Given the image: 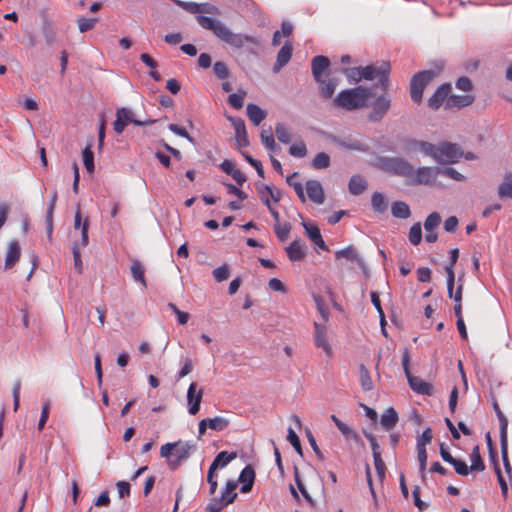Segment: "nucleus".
<instances>
[{
	"label": "nucleus",
	"instance_id": "1",
	"mask_svg": "<svg viewBox=\"0 0 512 512\" xmlns=\"http://www.w3.org/2000/svg\"><path fill=\"white\" fill-rule=\"evenodd\" d=\"M197 22L206 30H210L221 41L234 48H242L246 42H252V38L247 35L233 33L226 25L214 18L198 15Z\"/></svg>",
	"mask_w": 512,
	"mask_h": 512
},
{
	"label": "nucleus",
	"instance_id": "2",
	"mask_svg": "<svg viewBox=\"0 0 512 512\" xmlns=\"http://www.w3.org/2000/svg\"><path fill=\"white\" fill-rule=\"evenodd\" d=\"M372 95L371 88L360 85L355 88L342 90L333 102L338 108L353 111L366 107Z\"/></svg>",
	"mask_w": 512,
	"mask_h": 512
},
{
	"label": "nucleus",
	"instance_id": "3",
	"mask_svg": "<svg viewBox=\"0 0 512 512\" xmlns=\"http://www.w3.org/2000/svg\"><path fill=\"white\" fill-rule=\"evenodd\" d=\"M374 166L396 176L409 178L414 175L413 165L402 157L378 156L375 158Z\"/></svg>",
	"mask_w": 512,
	"mask_h": 512
},
{
	"label": "nucleus",
	"instance_id": "4",
	"mask_svg": "<svg viewBox=\"0 0 512 512\" xmlns=\"http://www.w3.org/2000/svg\"><path fill=\"white\" fill-rule=\"evenodd\" d=\"M390 71V62L381 61L379 65L371 64L362 67V79L374 80L375 78H379L377 86L381 88L382 92L386 93L390 87Z\"/></svg>",
	"mask_w": 512,
	"mask_h": 512
},
{
	"label": "nucleus",
	"instance_id": "5",
	"mask_svg": "<svg viewBox=\"0 0 512 512\" xmlns=\"http://www.w3.org/2000/svg\"><path fill=\"white\" fill-rule=\"evenodd\" d=\"M410 353L407 348L402 354V367L407 378L409 387L417 394L431 396L434 392L432 384L422 380L420 377L414 376L409 367Z\"/></svg>",
	"mask_w": 512,
	"mask_h": 512
},
{
	"label": "nucleus",
	"instance_id": "6",
	"mask_svg": "<svg viewBox=\"0 0 512 512\" xmlns=\"http://www.w3.org/2000/svg\"><path fill=\"white\" fill-rule=\"evenodd\" d=\"M461 157H463V151L455 143L442 142L434 145L432 158L440 164L457 163Z\"/></svg>",
	"mask_w": 512,
	"mask_h": 512
},
{
	"label": "nucleus",
	"instance_id": "7",
	"mask_svg": "<svg viewBox=\"0 0 512 512\" xmlns=\"http://www.w3.org/2000/svg\"><path fill=\"white\" fill-rule=\"evenodd\" d=\"M437 76L434 70H423L416 73L410 81L411 99L419 104L422 101L423 92L426 86Z\"/></svg>",
	"mask_w": 512,
	"mask_h": 512
},
{
	"label": "nucleus",
	"instance_id": "8",
	"mask_svg": "<svg viewBox=\"0 0 512 512\" xmlns=\"http://www.w3.org/2000/svg\"><path fill=\"white\" fill-rule=\"evenodd\" d=\"M391 106V98L387 92H383L382 95L378 96L371 105V111L367 118L370 122H380L387 114Z\"/></svg>",
	"mask_w": 512,
	"mask_h": 512
},
{
	"label": "nucleus",
	"instance_id": "9",
	"mask_svg": "<svg viewBox=\"0 0 512 512\" xmlns=\"http://www.w3.org/2000/svg\"><path fill=\"white\" fill-rule=\"evenodd\" d=\"M439 175V167H419L414 169L413 185H433Z\"/></svg>",
	"mask_w": 512,
	"mask_h": 512
},
{
	"label": "nucleus",
	"instance_id": "10",
	"mask_svg": "<svg viewBox=\"0 0 512 512\" xmlns=\"http://www.w3.org/2000/svg\"><path fill=\"white\" fill-rule=\"evenodd\" d=\"M195 449V444L190 442L182 443L180 441V445L174 449V459H169V468L173 471L178 469L182 462L190 457L191 451Z\"/></svg>",
	"mask_w": 512,
	"mask_h": 512
},
{
	"label": "nucleus",
	"instance_id": "11",
	"mask_svg": "<svg viewBox=\"0 0 512 512\" xmlns=\"http://www.w3.org/2000/svg\"><path fill=\"white\" fill-rule=\"evenodd\" d=\"M197 385L195 382H192L187 391V402H188V412L191 415H196L199 412L200 404L202 401V397L204 394L203 389H199L196 391Z\"/></svg>",
	"mask_w": 512,
	"mask_h": 512
},
{
	"label": "nucleus",
	"instance_id": "12",
	"mask_svg": "<svg viewBox=\"0 0 512 512\" xmlns=\"http://www.w3.org/2000/svg\"><path fill=\"white\" fill-rule=\"evenodd\" d=\"M451 91V85L444 83L437 88L434 94L428 99V106L433 110H438L444 101L449 98Z\"/></svg>",
	"mask_w": 512,
	"mask_h": 512
},
{
	"label": "nucleus",
	"instance_id": "13",
	"mask_svg": "<svg viewBox=\"0 0 512 512\" xmlns=\"http://www.w3.org/2000/svg\"><path fill=\"white\" fill-rule=\"evenodd\" d=\"M330 65V60L328 57L323 55L315 56L311 62L312 74L316 82L319 84H324V80L322 79L323 73L328 69Z\"/></svg>",
	"mask_w": 512,
	"mask_h": 512
},
{
	"label": "nucleus",
	"instance_id": "14",
	"mask_svg": "<svg viewBox=\"0 0 512 512\" xmlns=\"http://www.w3.org/2000/svg\"><path fill=\"white\" fill-rule=\"evenodd\" d=\"M306 192L311 201L316 204H323L325 201L324 190L318 180H308L306 182Z\"/></svg>",
	"mask_w": 512,
	"mask_h": 512
},
{
	"label": "nucleus",
	"instance_id": "15",
	"mask_svg": "<svg viewBox=\"0 0 512 512\" xmlns=\"http://www.w3.org/2000/svg\"><path fill=\"white\" fill-rule=\"evenodd\" d=\"M229 120L235 129L237 146L240 148L248 146L249 140L244 120L239 117H230Z\"/></svg>",
	"mask_w": 512,
	"mask_h": 512
},
{
	"label": "nucleus",
	"instance_id": "16",
	"mask_svg": "<svg viewBox=\"0 0 512 512\" xmlns=\"http://www.w3.org/2000/svg\"><path fill=\"white\" fill-rule=\"evenodd\" d=\"M459 257V249L454 248L450 251V262L445 267V271L447 274V293L448 297H452V289L454 288L455 284V274H454V265L456 264Z\"/></svg>",
	"mask_w": 512,
	"mask_h": 512
},
{
	"label": "nucleus",
	"instance_id": "17",
	"mask_svg": "<svg viewBox=\"0 0 512 512\" xmlns=\"http://www.w3.org/2000/svg\"><path fill=\"white\" fill-rule=\"evenodd\" d=\"M315 327V333H314V343L318 348H322L324 352L328 355H332V349L330 344L328 343L327 337H326V328L325 326L314 323Z\"/></svg>",
	"mask_w": 512,
	"mask_h": 512
},
{
	"label": "nucleus",
	"instance_id": "18",
	"mask_svg": "<svg viewBox=\"0 0 512 512\" xmlns=\"http://www.w3.org/2000/svg\"><path fill=\"white\" fill-rule=\"evenodd\" d=\"M328 139L345 150L367 151V146L355 139H340L337 136L329 135Z\"/></svg>",
	"mask_w": 512,
	"mask_h": 512
},
{
	"label": "nucleus",
	"instance_id": "19",
	"mask_svg": "<svg viewBox=\"0 0 512 512\" xmlns=\"http://www.w3.org/2000/svg\"><path fill=\"white\" fill-rule=\"evenodd\" d=\"M302 226L304 227L307 236L309 239L320 249L324 251H329L328 246L324 242L320 229L316 225L309 224L307 222H303Z\"/></svg>",
	"mask_w": 512,
	"mask_h": 512
},
{
	"label": "nucleus",
	"instance_id": "20",
	"mask_svg": "<svg viewBox=\"0 0 512 512\" xmlns=\"http://www.w3.org/2000/svg\"><path fill=\"white\" fill-rule=\"evenodd\" d=\"M20 255L21 248L19 242L16 240L11 241L6 252L4 269L9 270L13 268L14 265L18 262Z\"/></svg>",
	"mask_w": 512,
	"mask_h": 512
},
{
	"label": "nucleus",
	"instance_id": "21",
	"mask_svg": "<svg viewBox=\"0 0 512 512\" xmlns=\"http://www.w3.org/2000/svg\"><path fill=\"white\" fill-rule=\"evenodd\" d=\"M405 149L407 152L419 150L424 155L432 157L433 150H434V144L427 142V141L409 139L405 143Z\"/></svg>",
	"mask_w": 512,
	"mask_h": 512
},
{
	"label": "nucleus",
	"instance_id": "22",
	"mask_svg": "<svg viewBox=\"0 0 512 512\" xmlns=\"http://www.w3.org/2000/svg\"><path fill=\"white\" fill-rule=\"evenodd\" d=\"M116 115H119V117L122 118L126 124L132 123L136 126H148L156 122L154 119L138 120L135 118L134 112L125 107L117 109Z\"/></svg>",
	"mask_w": 512,
	"mask_h": 512
},
{
	"label": "nucleus",
	"instance_id": "23",
	"mask_svg": "<svg viewBox=\"0 0 512 512\" xmlns=\"http://www.w3.org/2000/svg\"><path fill=\"white\" fill-rule=\"evenodd\" d=\"M292 50L293 48L290 42H286L284 46L279 50L276 62L273 65L274 73H278L290 61Z\"/></svg>",
	"mask_w": 512,
	"mask_h": 512
},
{
	"label": "nucleus",
	"instance_id": "24",
	"mask_svg": "<svg viewBox=\"0 0 512 512\" xmlns=\"http://www.w3.org/2000/svg\"><path fill=\"white\" fill-rule=\"evenodd\" d=\"M239 482L242 483L240 491L248 493L252 490L255 481V471L251 465H247L240 473Z\"/></svg>",
	"mask_w": 512,
	"mask_h": 512
},
{
	"label": "nucleus",
	"instance_id": "25",
	"mask_svg": "<svg viewBox=\"0 0 512 512\" xmlns=\"http://www.w3.org/2000/svg\"><path fill=\"white\" fill-rule=\"evenodd\" d=\"M285 250L292 262L301 261L306 257V247L300 240H294Z\"/></svg>",
	"mask_w": 512,
	"mask_h": 512
},
{
	"label": "nucleus",
	"instance_id": "26",
	"mask_svg": "<svg viewBox=\"0 0 512 512\" xmlns=\"http://www.w3.org/2000/svg\"><path fill=\"white\" fill-rule=\"evenodd\" d=\"M336 259L346 258L349 261L356 262L357 265L364 269L365 268V262L363 258H361L358 255V252L354 246H348L345 249L338 250L335 252Z\"/></svg>",
	"mask_w": 512,
	"mask_h": 512
},
{
	"label": "nucleus",
	"instance_id": "27",
	"mask_svg": "<svg viewBox=\"0 0 512 512\" xmlns=\"http://www.w3.org/2000/svg\"><path fill=\"white\" fill-rule=\"evenodd\" d=\"M475 100L472 95H451L446 101V108H462L471 105Z\"/></svg>",
	"mask_w": 512,
	"mask_h": 512
},
{
	"label": "nucleus",
	"instance_id": "28",
	"mask_svg": "<svg viewBox=\"0 0 512 512\" xmlns=\"http://www.w3.org/2000/svg\"><path fill=\"white\" fill-rule=\"evenodd\" d=\"M367 186V181L359 174L353 175L348 183V189L352 195L362 194L367 189Z\"/></svg>",
	"mask_w": 512,
	"mask_h": 512
},
{
	"label": "nucleus",
	"instance_id": "29",
	"mask_svg": "<svg viewBox=\"0 0 512 512\" xmlns=\"http://www.w3.org/2000/svg\"><path fill=\"white\" fill-rule=\"evenodd\" d=\"M247 116L253 125L258 126L267 116V113L258 105L249 103L246 107Z\"/></svg>",
	"mask_w": 512,
	"mask_h": 512
},
{
	"label": "nucleus",
	"instance_id": "30",
	"mask_svg": "<svg viewBox=\"0 0 512 512\" xmlns=\"http://www.w3.org/2000/svg\"><path fill=\"white\" fill-rule=\"evenodd\" d=\"M398 422V414L392 407L386 409L381 416V425L386 431L392 430Z\"/></svg>",
	"mask_w": 512,
	"mask_h": 512
},
{
	"label": "nucleus",
	"instance_id": "31",
	"mask_svg": "<svg viewBox=\"0 0 512 512\" xmlns=\"http://www.w3.org/2000/svg\"><path fill=\"white\" fill-rule=\"evenodd\" d=\"M57 191H53L51 200L46 212V232L49 239L52 237L53 232V213L57 202Z\"/></svg>",
	"mask_w": 512,
	"mask_h": 512
},
{
	"label": "nucleus",
	"instance_id": "32",
	"mask_svg": "<svg viewBox=\"0 0 512 512\" xmlns=\"http://www.w3.org/2000/svg\"><path fill=\"white\" fill-rule=\"evenodd\" d=\"M498 196L500 199H512V173H506L503 182L498 187Z\"/></svg>",
	"mask_w": 512,
	"mask_h": 512
},
{
	"label": "nucleus",
	"instance_id": "33",
	"mask_svg": "<svg viewBox=\"0 0 512 512\" xmlns=\"http://www.w3.org/2000/svg\"><path fill=\"white\" fill-rule=\"evenodd\" d=\"M130 270H131L133 279L136 282H140L143 285V287H146L147 284H146V279H145V268H144L143 264L139 260L134 259V260H132Z\"/></svg>",
	"mask_w": 512,
	"mask_h": 512
},
{
	"label": "nucleus",
	"instance_id": "34",
	"mask_svg": "<svg viewBox=\"0 0 512 512\" xmlns=\"http://www.w3.org/2000/svg\"><path fill=\"white\" fill-rule=\"evenodd\" d=\"M493 409L497 415V418L499 420V428H500V439L508 438L507 436V429H508V419L501 411L497 400L493 398Z\"/></svg>",
	"mask_w": 512,
	"mask_h": 512
},
{
	"label": "nucleus",
	"instance_id": "35",
	"mask_svg": "<svg viewBox=\"0 0 512 512\" xmlns=\"http://www.w3.org/2000/svg\"><path fill=\"white\" fill-rule=\"evenodd\" d=\"M391 213L394 217L400 219H407L411 215L408 204L402 201H396L392 204Z\"/></svg>",
	"mask_w": 512,
	"mask_h": 512
},
{
	"label": "nucleus",
	"instance_id": "36",
	"mask_svg": "<svg viewBox=\"0 0 512 512\" xmlns=\"http://www.w3.org/2000/svg\"><path fill=\"white\" fill-rule=\"evenodd\" d=\"M174 3L191 14L211 13L209 9H203V5H199V3L196 2L174 0Z\"/></svg>",
	"mask_w": 512,
	"mask_h": 512
},
{
	"label": "nucleus",
	"instance_id": "37",
	"mask_svg": "<svg viewBox=\"0 0 512 512\" xmlns=\"http://www.w3.org/2000/svg\"><path fill=\"white\" fill-rule=\"evenodd\" d=\"M236 488H237V482H235L233 480H229L226 483L225 490L221 495V499L224 501V504L229 505L234 502V500L237 497V493L235 492Z\"/></svg>",
	"mask_w": 512,
	"mask_h": 512
},
{
	"label": "nucleus",
	"instance_id": "38",
	"mask_svg": "<svg viewBox=\"0 0 512 512\" xmlns=\"http://www.w3.org/2000/svg\"><path fill=\"white\" fill-rule=\"evenodd\" d=\"M500 445L504 468L509 476L510 482H512V467L508 459V438L500 439Z\"/></svg>",
	"mask_w": 512,
	"mask_h": 512
},
{
	"label": "nucleus",
	"instance_id": "39",
	"mask_svg": "<svg viewBox=\"0 0 512 512\" xmlns=\"http://www.w3.org/2000/svg\"><path fill=\"white\" fill-rule=\"evenodd\" d=\"M230 425V420L222 417L216 416L214 418H208V426L211 430L221 432L225 430Z\"/></svg>",
	"mask_w": 512,
	"mask_h": 512
},
{
	"label": "nucleus",
	"instance_id": "40",
	"mask_svg": "<svg viewBox=\"0 0 512 512\" xmlns=\"http://www.w3.org/2000/svg\"><path fill=\"white\" fill-rule=\"evenodd\" d=\"M471 471H479L482 472L485 470V464L480 455L479 447L475 446L471 453Z\"/></svg>",
	"mask_w": 512,
	"mask_h": 512
},
{
	"label": "nucleus",
	"instance_id": "41",
	"mask_svg": "<svg viewBox=\"0 0 512 512\" xmlns=\"http://www.w3.org/2000/svg\"><path fill=\"white\" fill-rule=\"evenodd\" d=\"M258 194H262V190H267L270 197L275 202H279L282 198V192L279 189H275L270 185L264 184L262 182L255 183Z\"/></svg>",
	"mask_w": 512,
	"mask_h": 512
},
{
	"label": "nucleus",
	"instance_id": "42",
	"mask_svg": "<svg viewBox=\"0 0 512 512\" xmlns=\"http://www.w3.org/2000/svg\"><path fill=\"white\" fill-rule=\"evenodd\" d=\"M371 203L374 211L378 213H383L387 209V201L385 197L379 192H374L372 194Z\"/></svg>",
	"mask_w": 512,
	"mask_h": 512
},
{
	"label": "nucleus",
	"instance_id": "43",
	"mask_svg": "<svg viewBox=\"0 0 512 512\" xmlns=\"http://www.w3.org/2000/svg\"><path fill=\"white\" fill-rule=\"evenodd\" d=\"M359 373H360V383L361 387L364 391H370L373 389V382L371 379V376L369 374L368 369L365 367L364 364H361L359 367Z\"/></svg>",
	"mask_w": 512,
	"mask_h": 512
},
{
	"label": "nucleus",
	"instance_id": "44",
	"mask_svg": "<svg viewBox=\"0 0 512 512\" xmlns=\"http://www.w3.org/2000/svg\"><path fill=\"white\" fill-rule=\"evenodd\" d=\"M83 155V163L89 174L94 172V154L91 150V145H87L82 152Z\"/></svg>",
	"mask_w": 512,
	"mask_h": 512
},
{
	"label": "nucleus",
	"instance_id": "45",
	"mask_svg": "<svg viewBox=\"0 0 512 512\" xmlns=\"http://www.w3.org/2000/svg\"><path fill=\"white\" fill-rule=\"evenodd\" d=\"M237 457L236 452L221 451L217 454L212 463H216V467H225L229 462Z\"/></svg>",
	"mask_w": 512,
	"mask_h": 512
},
{
	"label": "nucleus",
	"instance_id": "46",
	"mask_svg": "<svg viewBox=\"0 0 512 512\" xmlns=\"http://www.w3.org/2000/svg\"><path fill=\"white\" fill-rule=\"evenodd\" d=\"M312 166L314 169H325L330 166V156L325 152L318 153L312 160Z\"/></svg>",
	"mask_w": 512,
	"mask_h": 512
},
{
	"label": "nucleus",
	"instance_id": "47",
	"mask_svg": "<svg viewBox=\"0 0 512 512\" xmlns=\"http://www.w3.org/2000/svg\"><path fill=\"white\" fill-rule=\"evenodd\" d=\"M262 144L270 151H275L276 142L271 129H263L260 134Z\"/></svg>",
	"mask_w": 512,
	"mask_h": 512
},
{
	"label": "nucleus",
	"instance_id": "48",
	"mask_svg": "<svg viewBox=\"0 0 512 512\" xmlns=\"http://www.w3.org/2000/svg\"><path fill=\"white\" fill-rule=\"evenodd\" d=\"M441 223V216L437 212H433L428 215L424 222V229L427 232H433Z\"/></svg>",
	"mask_w": 512,
	"mask_h": 512
},
{
	"label": "nucleus",
	"instance_id": "49",
	"mask_svg": "<svg viewBox=\"0 0 512 512\" xmlns=\"http://www.w3.org/2000/svg\"><path fill=\"white\" fill-rule=\"evenodd\" d=\"M427 451L426 448H417V459L419 462V472L421 478L425 480L426 478V465H427Z\"/></svg>",
	"mask_w": 512,
	"mask_h": 512
},
{
	"label": "nucleus",
	"instance_id": "50",
	"mask_svg": "<svg viewBox=\"0 0 512 512\" xmlns=\"http://www.w3.org/2000/svg\"><path fill=\"white\" fill-rule=\"evenodd\" d=\"M341 72L346 75L350 82L358 83L362 80V67L343 68Z\"/></svg>",
	"mask_w": 512,
	"mask_h": 512
},
{
	"label": "nucleus",
	"instance_id": "51",
	"mask_svg": "<svg viewBox=\"0 0 512 512\" xmlns=\"http://www.w3.org/2000/svg\"><path fill=\"white\" fill-rule=\"evenodd\" d=\"M275 134L280 142H282L284 144L290 143L291 135L283 123L276 124Z\"/></svg>",
	"mask_w": 512,
	"mask_h": 512
},
{
	"label": "nucleus",
	"instance_id": "52",
	"mask_svg": "<svg viewBox=\"0 0 512 512\" xmlns=\"http://www.w3.org/2000/svg\"><path fill=\"white\" fill-rule=\"evenodd\" d=\"M422 240V229L419 222L412 225L409 231V241L413 245H418Z\"/></svg>",
	"mask_w": 512,
	"mask_h": 512
},
{
	"label": "nucleus",
	"instance_id": "53",
	"mask_svg": "<svg viewBox=\"0 0 512 512\" xmlns=\"http://www.w3.org/2000/svg\"><path fill=\"white\" fill-rule=\"evenodd\" d=\"M298 175L297 172H294L292 175L288 176L287 179H286V182L289 186H292L297 194V196L299 197V199L302 201V202H305L306 201V198H305V195H304V191H303V186L300 182H294L293 181V178L296 177Z\"/></svg>",
	"mask_w": 512,
	"mask_h": 512
},
{
	"label": "nucleus",
	"instance_id": "54",
	"mask_svg": "<svg viewBox=\"0 0 512 512\" xmlns=\"http://www.w3.org/2000/svg\"><path fill=\"white\" fill-rule=\"evenodd\" d=\"M287 440L290 442V444L293 446V448L295 449V451L300 455L302 456L303 455V452H302V447H301V443H300V439L298 437V435L296 434V432L290 427L288 428V431H287Z\"/></svg>",
	"mask_w": 512,
	"mask_h": 512
},
{
	"label": "nucleus",
	"instance_id": "55",
	"mask_svg": "<svg viewBox=\"0 0 512 512\" xmlns=\"http://www.w3.org/2000/svg\"><path fill=\"white\" fill-rule=\"evenodd\" d=\"M213 72L219 79H226L229 76L228 66L223 61H217L214 63Z\"/></svg>",
	"mask_w": 512,
	"mask_h": 512
},
{
	"label": "nucleus",
	"instance_id": "56",
	"mask_svg": "<svg viewBox=\"0 0 512 512\" xmlns=\"http://www.w3.org/2000/svg\"><path fill=\"white\" fill-rule=\"evenodd\" d=\"M289 153L294 157H305L307 154V147L303 141L296 142L289 148Z\"/></svg>",
	"mask_w": 512,
	"mask_h": 512
},
{
	"label": "nucleus",
	"instance_id": "57",
	"mask_svg": "<svg viewBox=\"0 0 512 512\" xmlns=\"http://www.w3.org/2000/svg\"><path fill=\"white\" fill-rule=\"evenodd\" d=\"M180 445V441L174 443H166L160 448V456L169 459H174L173 450Z\"/></svg>",
	"mask_w": 512,
	"mask_h": 512
},
{
	"label": "nucleus",
	"instance_id": "58",
	"mask_svg": "<svg viewBox=\"0 0 512 512\" xmlns=\"http://www.w3.org/2000/svg\"><path fill=\"white\" fill-rule=\"evenodd\" d=\"M439 174L449 177L455 181H464L465 176L452 167L439 168Z\"/></svg>",
	"mask_w": 512,
	"mask_h": 512
},
{
	"label": "nucleus",
	"instance_id": "59",
	"mask_svg": "<svg viewBox=\"0 0 512 512\" xmlns=\"http://www.w3.org/2000/svg\"><path fill=\"white\" fill-rule=\"evenodd\" d=\"M274 228L275 234L277 235L279 240L282 242L286 241L291 230V225L289 223H284L282 225L276 224Z\"/></svg>",
	"mask_w": 512,
	"mask_h": 512
},
{
	"label": "nucleus",
	"instance_id": "60",
	"mask_svg": "<svg viewBox=\"0 0 512 512\" xmlns=\"http://www.w3.org/2000/svg\"><path fill=\"white\" fill-rule=\"evenodd\" d=\"M432 431L430 428H426L420 436L417 437V448H426V445L432 441Z\"/></svg>",
	"mask_w": 512,
	"mask_h": 512
},
{
	"label": "nucleus",
	"instance_id": "61",
	"mask_svg": "<svg viewBox=\"0 0 512 512\" xmlns=\"http://www.w3.org/2000/svg\"><path fill=\"white\" fill-rule=\"evenodd\" d=\"M450 465H452L454 467L455 472L461 476H467L471 471L470 467H468L465 461L456 458Z\"/></svg>",
	"mask_w": 512,
	"mask_h": 512
},
{
	"label": "nucleus",
	"instance_id": "62",
	"mask_svg": "<svg viewBox=\"0 0 512 512\" xmlns=\"http://www.w3.org/2000/svg\"><path fill=\"white\" fill-rule=\"evenodd\" d=\"M320 94L323 98H331L335 92L336 84L330 80L328 82L324 81V84H320Z\"/></svg>",
	"mask_w": 512,
	"mask_h": 512
},
{
	"label": "nucleus",
	"instance_id": "63",
	"mask_svg": "<svg viewBox=\"0 0 512 512\" xmlns=\"http://www.w3.org/2000/svg\"><path fill=\"white\" fill-rule=\"evenodd\" d=\"M213 276L217 282H222L229 277V266L223 264L222 266L213 270Z\"/></svg>",
	"mask_w": 512,
	"mask_h": 512
},
{
	"label": "nucleus",
	"instance_id": "64",
	"mask_svg": "<svg viewBox=\"0 0 512 512\" xmlns=\"http://www.w3.org/2000/svg\"><path fill=\"white\" fill-rule=\"evenodd\" d=\"M227 504L221 498H213L206 506V512H220Z\"/></svg>",
	"mask_w": 512,
	"mask_h": 512
}]
</instances>
